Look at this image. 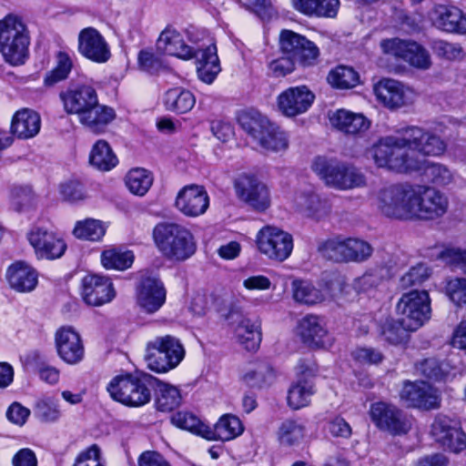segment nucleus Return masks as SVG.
I'll list each match as a JSON object with an SVG mask.
<instances>
[{"mask_svg": "<svg viewBox=\"0 0 466 466\" xmlns=\"http://www.w3.org/2000/svg\"><path fill=\"white\" fill-rule=\"evenodd\" d=\"M447 149V143L431 129L418 126H406L396 130L395 135L380 137L368 153L378 167L398 173L420 171L423 162L413 152L425 157H441Z\"/></svg>", "mask_w": 466, "mask_h": 466, "instance_id": "f257e3e1", "label": "nucleus"}, {"mask_svg": "<svg viewBox=\"0 0 466 466\" xmlns=\"http://www.w3.org/2000/svg\"><path fill=\"white\" fill-rule=\"evenodd\" d=\"M373 203L385 217L405 221H428L444 216L447 196L425 185L395 184L380 188Z\"/></svg>", "mask_w": 466, "mask_h": 466, "instance_id": "f03ea898", "label": "nucleus"}, {"mask_svg": "<svg viewBox=\"0 0 466 466\" xmlns=\"http://www.w3.org/2000/svg\"><path fill=\"white\" fill-rule=\"evenodd\" d=\"M156 49L185 61L195 58L198 77L205 84H212L221 71L217 46L203 28L188 25L178 30L168 25L159 34Z\"/></svg>", "mask_w": 466, "mask_h": 466, "instance_id": "7ed1b4c3", "label": "nucleus"}, {"mask_svg": "<svg viewBox=\"0 0 466 466\" xmlns=\"http://www.w3.org/2000/svg\"><path fill=\"white\" fill-rule=\"evenodd\" d=\"M59 96L64 110L69 115H76L79 123L93 133H102L116 117L112 107L99 104L96 91L90 86H70Z\"/></svg>", "mask_w": 466, "mask_h": 466, "instance_id": "20e7f679", "label": "nucleus"}, {"mask_svg": "<svg viewBox=\"0 0 466 466\" xmlns=\"http://www.w3.org/2000/svg\"><path fill=\"white\" fill-rule=\"evenodd\" d=\"M157 379L145 372L118 375L108 383L111 398L126 406L141 407L151 400V391Z\"/></svg>", "mask_w": 466, "mask_h": 466, "instance_id": "39448f33", "label": "nucleus"}, {"mask_svg": "<svg viewBox=\"0 0 466 466\" xmlns=\"http://www.w3.org/2000/svg\"><path fill=\"white\" fill-rule=\"evenodd\" d=\"M153 238L159 252L170 261H185L192 257L197 249L190 230L179 224H157L153 230Z\"/></svg>", "mask_w": 466, "mask_h": 466, "instance_id": "423d86ee", "label": "nucleus"}, {"mask_svg": "<svg viewBox=\"0 0 466 466\" xmlns=\"http://www.w3.org/2000/svg\"><path fill=\"white\" fill-rule=\"evenodd\" d=\"M30 38L22 20L13 15L0 20V53L6 63L23 65L28 57Z\"/></svg>", "mask_w": 466, "mask_h": 466, "instance_id": "0eeeda50", "label": "nucleus"}, {"mask_svg": "<svg viewBox=\"0 0 466 466\" xmlns=\"http://www.w3.org/2000/svg\"><path fill=\"white\" fill-rule=\"evenodd\" d=\"M312 170L329 187L348 190L365 186V176L354 166L336 158L317 157L311 166Z\"/></svg>", "mask_w": 466, "mask_h": 466, "instance_id": "6e6552de", "label": "nucleus"}, {"mask_svg": "<svg viewBox=\"0 0 466 466\" xmlns=\"http://www.w3.org/2000/svg\"><path fill=\"white\" fill-rule=\"evenodd\" d=\"M185 350L179 339L171 335L160 336L148 342L146 360L156 372H167L184 359Z\"/></svg>", "mask_w": 466, "mask_h": 466, "instance_id": "1a4fd4ad", "label": "nucleus"}, {"mask_svg": "<svg viewBox=\"0 0 466 466\" xmlns=\"http://www.w3.org/2000/svg\"><path fill=\"white\" fill-rule=\"evenodd\" d=\"M401 325L410 331L422 327L431 315L430 295L425 290H410L402 294L396 305Z\"/></svg>", "mask_w": 466, "mask_h": 466, "instance_id": "9d476101", "label": "nucleus"}, {"mask_svg": "<svg viewBox=\"0 0 466 466\" xmlns=\"http://www.w3.org/2000/svg\"><path fill=\"white\" fill-rule=\"evenodd\" d=\"M319 251L336 262H363L371 256L373 248L363 239L338 236L321 243Z\"/></svg>", "mask_w": 466, "mask_h": 466, "instance_id": "9b49d317", "label": "nucleus"}, {"mask_svg": "<svg viewBox=\"0 0 466 466\" xmlns=\"http://www.w3.org/2000/svg\"><path fill=\"white\" fill-rule=\"evenodd\" d=\"M380 46L385 54L400 58L416 69L428 70L432 65L430 52L416 41L390 38L383 40Z\"/></svg>", "mask_w": 466, "mask_h": 466, "instance_id": "f8f14e48", "label": "nucleus"}, {"mask_svg": "<svg viewBox=\"0 0 466 466\" xmlns=\"http://www.w3.org/2000/svg\"><path fill=\"white\" fill-rule=\"evenodd\" d=\"M369 414L375 426L393 435L406 434L411 428L412 418L396 406L377 401L370 405Z\"/></svg>", "mask_w": 466, "mask_h": 466, "instance_id": "ddd939ff", "label": "nucleus"}, {"mask_svg": "<svg viewBox=\"0 0 466 466\" xmlns=\"http://www.w3.org/2000/svg\"><path fill=\"white\" fill-rule=\"evenodd\" d=\"M26 238L39 259L59 258L67 248L63 237L46 226H33L27 232Z\"/></svg>", "mask_w": 466, "mask_h": 466, "instance_id": "4468645a", "label": "nucleus"}, {"mask_svg": "<svg viewBox=\"0 0 466 466\" xmlns=\"http://www.w3.org/2000/svg\"><path fill=\"white\" fill-rule=\"evenodd\" d=\"M256 243L262 254L278 261L287 259L293 249L292 236L272 226H265L258 232Z\"/></svg>", "mask_w": 466, "mask_h": 466, "instance_id": "2eb2a0df", "label": "nucleus"}, {"mask_svg": "<svg viewBox=\"0 0 466 466\" xmlns=\"http://www.w3.org/2000/svg\"><path fill=\"white\" fill-rule=\"evenodd\" d=\"M431 435L445 450L460 452L466 448V434L457 421L443 414H438L431 426Z\"/></svg>", "mask_w": 466, "mask_h": 466, "instance_id": "dca6fc26", "label": "nucleus"}, {"mask_svg": "<svg viewBox=\"0 0 466 466\" xmlns=\"http://www.w3.org/2000/svg\"><path fill=\"white\" fill-rule=\"evenodd\" d=\"M281 51L302 66H310L319 56L318 47L306 37L291 30H282L279 35Z\"/></svg>", "mask_w": 466, "mask_h": 466, "instance_id": "f3484780", "label": "nucleus"}, {"mask_svg": "<svg viewBox=\"0 0 466 466\" xmlns=\"http://www.w3.org/2000/svg\"><path fill=\"white\" fill-rule=\"evenodd\" d=\"M167 290L164 283L156 276L144 274L137 287L138 306L147 313L157 312L166 302Z\"/></svg>", "mask_w": 466, "mask_h": 466, "instance_id": "a211bd4d", "label": "nucleus"}, {"mask_svg": "<svg viewBox=\"0 0 466 466\" xmlns=\"http://www.w3.org/2000/svg\"><path fill=\"white\" fill-rule=\"evenodd\" d=\"M77 49L85 58L97 64L106 63L111 57L108 43L94 27H86L79 32Z\"/></svg>", "mask_w": 466, "mask_h": 466, "instance_id": "6ab92c4d", "label": "nucleus"}, {"mask_svg": "<svg viewBox=\"0 0 466 466\" xmlns=\"http://www.w3.org/2000/svg\"><path fill=\"white\" fill-rule=\"evenodd\" d=\"M377 99L390 109L400 108L410 104L414 98V92L402 83L390 78L379 81L374 86Z\"/></svg>", "mask_w": 466, "mask_h": 466, "instance_id": "aec40b11", "label": "nucleus"}, {"mask_svg": "<svg viewBox=\"0 0 466 466\" xmlns=\"http://www.w3.org/2000/svg\"><path fill=\"white\" fill-rule=\"evenodd\" d=\"M400 396L409 406L421 410H434L441 406L437 390L424 381H405Z\"/></svg>", "mask_w": 466, "mask_h": 466, "instance_id": "412c9836", "label": "nucleus"}, {"mask_svg": "<svg viewBox=\"0 0 466 466\" xmlns=\"http://www.w3.org/2000/svg\"><path fill=\"white\" fill-rule=\"evenodd\" d=\"M314 99L315 95L306 86H299L281 92L277 102L279 111L284 116L294 117L307 112Z\"/></svg>", "mask_w": 466, "mask_h": 466, "instance_id": "4be33fe9", "label": "nucleus"}, {"mask_svg": "<svg viewBox=\"0 0 466 466\" xmlns=\"http://www.w3.org/2000/svg\"><path fill=\"white\" fill-rule=\"evenodd\" d=\"M237 196L258 210H264L269 206L267 187L255 176L243 174L235 180Z\"/></svg>", "mask_w": 466, "mask_h": 466, "instance_id": "5701e85b", "label": "nucleus"}, {"mask_svg": "<svg viewBox=\"0 0 466 466\" xmlns=\"http://www.w3.org/2000/svg\"><path fill=\"white\" fill-rule=\"evenodd\" d=\"M83 300L90 306H102L116 297L110 279L96 274L87 275L82 279Z\"/></svg>", "mask_w": 466, "mask_h": 466, "instance_id": "b1692460", "label": "nucleus"}, {"mask_svg": "<svg viewBox=\"0 0 466 466\" xmlns=\"http://www.w3.org/2000/svg\"><path fill=\"white\" fill-rule=\"evenodd\" d=\"M298 334L311 348H329L333 339L328 332L324 319L317 315L303 317L298 325Z\"/></svg>", "mask_w": 466, "mask_h": 466, "instance_id": "393cba45", "label": "nucleus"}, {"mask_svg": "<svg viewBox=\"0 0 466 466\" xmlns=\"http://www.w3.org/2000/svg\"><path fill=\"white\" fill-rule=\"evenodd\" d=\"M429 18L437 29L447 33L466 34V16L461 9L449 5H436Z\"/></svg>", "mask_w": 466, "mask_h": 466, "instance_id": "a878e982", "label": "nucleus"}, {"mask_svg": "<svg viewBox=\"0 0 466 466\" xmlns=\"http://www.w3.org/2000/svg\"><path fill=\"white\" fill-rule=\"evenodd\" d=\"M56 348L58 356L67 364L75 365L84 359L82 339L72 327H62L56 331Z\"/></svg>", "mask_w": 466, "mask_h": 466, "instance_id": "bb28decb", "label": "nucleus"}, {"mask_svg": "<svg viewBox=\"0 0 466 466\" xmlns=\"http://www.w3.org/2000/svg\"><path fill=\"white\" fill-rule=\"evenodd\" d=\"M209 206V198L202 186L188 185L177 194L176 207L187 217H198L204 214Z\"/></svg>", "mask_w": 466, "mask_h": 466, "instance_id": "cd10ccee", "label": "nucleus"}, {"mask_svg": "<svg viewBox=\"0 0 466 466\" xmlns=\"http://www.w3.org/2000/svg\"><path fill=\"white\" fill-rule=\"evenodd\" d=\"M5 277L10 288L20 293L31 292L38 284L37 271L25 261L11 264Z\"/></svg>", "mask_w": 466, "mask_h": 466, "instance_id": "c85d7f7f", "label": "nucleus"}, {"mask_svg": "<svg viewBox=\"0 0 466 466\" xmlns=\"http://www.w3.org/2000/svg\"><path fill=\"white\" fill-rule=\"evenodd\" d=\"M316 393L314 377L308 370H301L291 383L288 391V405L293 410H299L309 405Z\"/></svg>", "mask_w": 466, "mask_h": 466, "instance_id": "c756f323", "label": "nucleus"}, {"mask_svg": "<svg viewBox=\"0 0 466 466\" xmlns=\"http://www.w3.org/2000/svg\"><path fill=\"white\" fill-rule=\"evenodd\" d=\"M416 370L429 380L447 382L457 374V368L448 360L425 359L416 364Z\"/></svg>", "mask_w": 466, "mask_h": 466, "instance_id": "7c9ffc66", "label": "nucleus"}, {"mask_svg": "<svg viewBox=\"0 0 466 466\" xmlns=\"http://www.w3.org/2000/svg\"><path fill=\"white\" fill-rule=\"evenodd\" d=\"M329 121L332 127L349 135L363 133L370 126V120L364 115L346 109H338L332 113Z\"/></svg>", "mask_w": 466, "mask_h": 466, "instance_id": "2f4dec72", "label": "nucleus"}, {"mask_svg": "<svg viewBox=\"0 0 466 466\" xmlns=\"http://www.w3.org/2000/svg\"><path fill=\"white\" fill-rule=\"evenodd\" d=\"M243 431L244 426L237 416L225 414L213 428L208 425L206 439L228 441L241 435Z\"/></svg>", "mask_w": 466, "mask_h": 466, "instance_id": "473e14b6", "label": "nucleus"}, {"mask_svg": "<svg viewBox=\"0 0 466 466\" xmlns=\"http://www.w3.org/2000/svg\"><path fill=\"white\" fill-rule=\"evenodd\" d=\"M291 4L298 12L316 17L333 18L339 7V0H291Z\"/></svg>", "mask_w": 466, "mask_h": 466, "instance_id": "72a5a7b5", "label": "nucleus"}, {"mask_svg": "<svg viewBox=\"0 0 466 466\" xmlns=\"http://www.w3.org/2000/svg\"><path fill=\"white\" fill-rule=\"evenodd\" d=\"M40 126V116L34 110L23 108L13 116L11 129L19 138H30L38 134Z\"/></svg>", "mask_w": 466, "mask_h": 466, "instance_id": "f704fd0d", "label": "nucleus"}, {"mask_svg": "<svg viewBox=\"0 0 466 466\" xmlns=\"http://www.w3.org/2000/svg\"><path fill=\"white\" fill-rule=\"evenodd\" d=\"M163 102L167 110L177 114H185L194 107L196 97L191 91L177 86L165 93Z\"/></svg>", "mask_w": 466, "mask_h": 466, "instance_id": "c9c22d12", "label": "nucleus"}, {"mask_svg": "<svg viewBox=\"0 0 466 466\" xmlns=\"http://www.w3.org/2000/svg\"><path fill=\"white\" fill-rule=\"evenodd\" d=\"M258 319H242L235 329L238 341L248 350H256L261 342V328Z\"/></svg>", "mask_w": 466, "mask_h": 466, "instance_id": "e433bc0d", "label": "nucleus"}, {"mask_svg": "<svg viewBox=\"0 0 466 466\" xmlns=\"http://www.w3.org/2000/svg\"><path fill=\"white\" fill-rule=\"evenodd\" d=\"M294 201L298 210L309 217L319 219L328 212L327 201L312 191L298 194Z\"/></svg>", "mask_w": 466, "mask_h": 466, "instance_id": "4c0bfd02", "label": "nucleus"}, {"mask_svg": "<svg viewBox=\"0 0 466 466\" xmlns=\"http://www.w3.org/2000/svg\"><path fill=\"white\" fill-rule=\"evenodd\" d=\"M89 161L93 167L102 171H109L118 163V159L110 145L103 139H99L94 144Z\"/></svg>", "mask_w": 466, "mask_h": 466, "instance_id": "58836bf2", "label": "nucleus"}, {"mask_svg": "<svg viewBox=\"0 0 466 466\" xmlns=\"http://www.w3.org/2000/svg\"><path fill=\"white\" fill-rule=\"evenodd\" d=\"M267 151L282 152L289 147V136L279 126L270 123L257 140Z\"/></svg>", "mask_w": 466, "mask_h": 466, "instance_id": "ea45409f", "label": "nucleus"}, {"mask_svg": "<svg viewBox=\"0 0 466 466\" xmlns=\"http://www.w3.org/2000/svg\"><path fill=\"white\" fill-rule=\"evenodd\" d=\"M420 171L429 183L439 187L448 186L455 179L454 172L441 163L423 162Z\"/></svg>", "mask_w": 466, "mask_h": 466, "instance_id": "a19ab883", "label": "nucleus"}, {"mask_svg": "<svg viewBox=\"0 0 466 466\" xmlns=\"http://www.w3.org/2000/svg\"><path fill=\"white\" fill-rule=\"evenodd\" d=\"M292 293L295 301L305 305H315L325 299L323 292L308 280H293Z\"/></svg>", "mask_w": 466, "mask_h": 466, "instance_id": "79ce46f5", "label": "nucleus"}, {"mask_svg": "<svg viewBox=\"0 0 466 466\" xmlns=\"http://www.w3.org/2000/svg\"><path fill=\"white\" fill-rule=\"evenodd\" d=\"M155 389H157V409L163 412L175 410L181 403V395L179 390L172 385L161 382L157 380Z\"/></svg>", "mask_w": 466, "mask_h": 466, "instance_id": "37998d69", "label": "nucleus"}, {"mask_svg": "<svg viewBox=\"0 0 466 466\" xmlns=\"http://www.w3.org/2000/svg\"><path fill=\"white\" fill-rule=\"evenodd\" d=\"M238 121L242 129L255 140L258 139L271 123L266 116L255 110L241 112L238 116Z\"/></svg>", "mask_w": 466, "mask_h": 466, "instance_id": "c03bdc74", "label": "nucleus"}, {"mask_svg": "<svg viewBox=\"0 0 466 466\" xmlns=\"http://www.w3.org/2000/svg\"><path fill=\"white\" fill-rule=\"evenodd\" d=\"M306 435V427L301 420H286L278 431V440L280 444L292 446L299 443Z\"/></svg>", "mask_w": 466, "mask_h": 466, "instance_id": "a18cd8bd", "label": "nucleus"}, {"mask_svg": "<svg viewBox=\"0 0 466 466\" xmlns=\"http://www.w3.org/2000/svg\"><path fill=\"white\" fill-rule=\"evenodd\" d=\"M134 254L117 248L106 249L101 254V263L106 269L125 270L132 266Z\"/></svg>", "mask_w": 466, "mask_h": 466, "instance_id": "49530a36", "label": "nucleus"}, {"mask_svg": "<svg viewBox=\"0 0 466 466\" xmlns=\"http://www.w3.org/2000/svg\"><path fill=\"white\" fill-rule=\"evenodd\" d=\"M106 225L98 219L86 218L76 223L73 235L83 240L98 241L106 234Z\"/></svg>", "mask_w": 466, "mask_h": 466, "instance_id": "de8ad7c7", "label": "nucleus"}, {"mask_svg": "<svg viewBox=\"0 0 466 466\" xmlns=\"http://www.w3.org/2000/svg\"><path fill=\"white\" fill-rule=\"evenodd\" d=\"M74 56V53L59 51L56 56V65L55 68L48 72L44 79L45 85L50 86L66 79L73 68Z\"/></svg>", "mask_w": 466, "mask_h": 466, "instance_id": "09e8293b", "label": "nucleus"}, {"mask_svg": "<svg viewBox=\"0 0 466 466\" xmlns=\"http://www.w3.org/2000/svg\"><path fill=\"white\" fill-rule=\"evenodd\" d=\"M328 82L338 89H350L360 83V75L350 66H338L327 77Z\"/></svg>", "mask_w": 466, "mask_h": 466, "instance_id": "8fccbe9b", "label": "nucleus"}, {"mask_svg": "<svg viewBox=\"0 0 466 466\" xmlns=\"http://www.w3.org/2000/svg\"><path fill=\"white\" fill-rule=\"evenodd\" d=\"M125 182L131 193L144 196L152 186L153 176L148 170L137 167L127 174Z\"/></svg>", "mask_w": 466, "mask_h": 466, "instance_id": "3c124183", "label": "nucleus"}, {"mask_svg": "<svg viewBox=\"0 0 466 466\" xmlns=\"http://www.w3.org/2000/svg\"><path fill=\"white\" fill-rule=\"evenodd\" d=\"M171 422L177 428L188 431L206 439L208 425L189 411H177L171 417Z\"/></svg>", "mask_w": 466, "mask_h": 466, "instance_id": "603ef678", "label": "nucleus"}, {"mask_svg": "<svg viewBox=\"0 0 466 466\" xmlns=\"http://www.w3.org/2000/svg\"><path fill=\"white\" fill-rule=\"evenodd\" d=\"M35 416L43 422H55L60 416L58 400L51 396L38 399L34 408Z\"/></svg>", "mask_w": 466, "mask_h": 466, "instance_id": "864d4df0", "label": "nucleus"}, {"mask_svg": "<svg viewBox=\"0 0 466 466\" xmlns=\"http://www.w3.org/2000/svg\"><path fill=\"white\" fill-rule=\"evenodd\" d=\"M384 282L381 269L366 271L362 276L356 278L353 281V289L358 293L370 294L377 290Z\"/></svg>", "mask_w": 466, "mask_h": 466, "instance_id": "5fc2aeb1", "label": "nucleus"}, {"mask_svg": "<svg viewBox=\"0 0 466 466\" xmlns=\"http://www.w3.org/2000/svg\"><path fill=\"white\" fill-rule=\"evenodd\" d=\"M275 378L273 369L268 363H259L254 369L248 370L244 380L252 387H263L270 384Z\"/></svg>", "mask_w": 466, "mask_h": 466, "instance_id": "6e6d98bb", "label": "nucleus"}, {"mask_svg": "<svg viewBox=\"0 0 466 466\" xmlns=\"http://www.w3.org/2000/svg\"><path fill=\"white\" fill-rule=\"evenodd\" d=\"M10 204L13 209L21 212L31 206L34 196L29 186L14 185L10 188Z\"/></svg>", "mask_w": 466, "mask_h": 466, "instance_id": "4d7b16f0", "label": "nucleus"}, {"mask_svg": "<svg viewBox=\"0 0 466 466\" xmlns=\"http://www.w3.org/2000/svg\"><path fill=\"white\" fill-rule=\"evenodd\" d=\"M407 329L401 325L400 319H386L381 326L380 334L386 341L397 345L403 342L407 336Z\"/></svg>", "mask_w": 466, "mask_h": 466, "instance_id": "13d9d810", "label": "nucleus"}, {"mask_svg": "<svg viewBox=\"0 0 466 466\" xmlns=\"http://www.w3.org/2000/svg\"><path fill=\"white\" fill-rule=\"evenodd\" d=\"M137 64L141 70L149 74H156L165 67L163 58L150 48L139 51Z\"/></svg>", "mask_w": 466, "mask_h": 466, "instance_id": "bf43d9fd", "label": "nucleus"}, {"mask_svg": "<svg viewBox=\"0 0 466 466\" xmlns=\"http://www.w3.org/2000/svg\"><path fill=\"white\" fill-rule=\"evenodd\" d=\"M431 49L437 56L446 60H460L464 56L462 47L457 43L435 40L431 44Z\"/></svg>", "mask_w": 466, "mask_h": 466, "instance_id": "052dcab7", "label": "nucleus"}, {"mask_svg": "<svg viewBox=\"0 0 466 466\" xmlns=\"http://www.w3.org/2000/svg\"><path fill=\"white\" fill-rule=\"evenodd\" d=\"M446 295L458 307L466 308V279L454 278L447 281Z\"/></svg>", "mask_w": 466, "mask_h": 466, "instance_id": "680f3d73", "label": "nucleus"}, {"mask_svg": "<svg viewBox=\"0 0 466 466\" xmlns=\"http://www.w3.org/2000/svg\"><path fill=\"white\" fill-rule=\"evenodd\" d=\"M61 198L67 202L76 203L86 198V191L82 183L77 180H70L59 186Z\"/></svg>", "mask_w": 466, "mask_h": 466, "instance_id": "e2e57ef3", "label": "nucleus"}, {"mask_svg": "<svg viewBox=\"0 0 466 466\" xmlns=\"http://www.w3.org/2000/svg\"><path fill=\"white\" fill-rule=\"evenodd\" d=\"M438 258L446 265L466 273V249L447 248L438 255Z\"/></svg>", "mask_w": 466, "mask_h": 466, "instance_id": "0e129e2a", "label": "nucleus"}, {"mask_svg": "<svg viewBox=\"0 0 466 466\" xmlns=\"http://www.w3.org/2000/svg\"><path fill=\"white\" fill-rule=\"evenodd\" d=\"M431 275L430 268L426 264L419 263L411 267L410 270L400 278V285L402 288H409L418 285L426 280Z\"/></svg>", "mask_w": 466, "mask_h": 466, "instance_id": "69168bd1", "label": "nucleus"}, {"mask_svg": "<svg viewBox=\"0 0 466 466\" xmlns=\"http://www.w3.org/2000/svg\"><path fill=\"white\" fill-rule=\"evenodd\" d=\"M73 466H105L100 448L96 444L91 445L76 457Z\"/></svg>", "mask_w": 466, "mask_h": 466, "instance_id": "338daca9", "label": "nucleus"}, {"mask_svg": "<svg viewBox=\"0 0 466 466\" xmlns=\"http://www.w3.org/2000/svg\"><path fill=\"white\" fill-rule=\"evenodd\" d=\"M296 63L297 60L287 56L271 61L268 69L273 76L280 77L291 73Z\"/></svg>", "mask_w": 466, "mask_h": 466, "instance_id": "774afa93", "label": "nucleus"}]
</instances>
